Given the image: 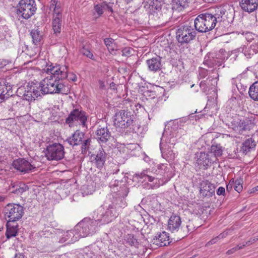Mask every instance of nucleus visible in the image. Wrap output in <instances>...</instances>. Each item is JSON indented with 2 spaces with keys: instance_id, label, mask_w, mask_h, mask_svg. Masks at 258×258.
I'll return each mask as SVG.
<instances>
[{
  "instance_id": "obj_22",
  "label": "nucleus",
  "mask_w": 258,
  "mask_h": 258,
  "mask_svg": "<svg viewBox=\"0 0 258 258\" xmlns=\"http://www.w3.org/2000/svg\"><path fill=\"white\" fill-rule=\"evenodd\" d=\"M146 62L149 70L151 71L156 72L161 69V58L159 56L148 59Z\"/></svg>"
},
{
  "instance_id": "obj_57",
  "label": "nucleus",
  "mask_w": 258,
  "mask_h": 258,
  "mask_svg": "<svg viewBox=\"0 0 258 258\" xmlns=\"http://www.w3.org/2000/svg\"><path fill=\"white\" fill-rule=\"evenodd\" d=\"M225 237L224 236V235L223 234V233H221L220 234H219L218 236V238H219V239H222V238H225Z\"/></svg>"
},
{
  "instance_id": "obj_46",
  "label": "nucleus",
  "mask_w": 258,
  "mask_h": 258,
  "mask_svg": "<svg viewBox=\"0 0 258 258\" xmlns=\"http://www.w3.org/2000/svg\"><path fill=\"white\" fill-rule=\"evenodd\" d=\"M9 96L8 91L5 90H0V102H2L6 98H8Z\"/></svg>"
},
{
  "instance_id": "obj_37",
  "label": "nucleus",
  "mask_w": 258,
  "mask_h": 258,
  "mask_svg": "<svg viewBox=\"0 0 258 258\" xmlns=\"http://www.w3.org/2000/svg\"><path fill=\"white\" fill-rule=\"evenodd\" d=\"M241 122L240 127H239L238 131V132L241 134H242L243 131L250 130L251 127L253 125V124L251 122V121L247 119H241Z\"/></svg>"
},
{
  "instance_id": "obj_47",
  "label": "nucleus",
  "mask_w": 258,
  "mask_h": 258,
  "mask_svg": "<svg viewBox=\"0 0 258 258\" xmlns=\"http://www.w3.org/2000/svg\"><path fill=\"white\" fill-rule=\"evenodd\" d=\"M67 78H68V80L72 81L73 82L76 81L77 79L76 75L73 73L69 74L67 73Z\"/></svg>"
},
{
  "instance_id": "obj_15",
  "label": "nucleus",
  "mask_w": 258,
  "mask_h": 258,
  "mask_svg": "<svg viewBox=\"0 0 258 258\" xmlns=\"http://www.w3.org/2000/svg\"><path fill=\"white\" fill-rule=\"evenodd\" d=\"M200 194L205 197H211L215 193V186L208 180L201 183Z\"/></svg>"
},
{
  "instance_id": "obj_3",
  "label": "nucleus",
  "mask_w": 258,
  "mask_h": 258,
  "mask_svg": "<svg viewBox=\"0 0 258 258\" xmlns=\"http://www.w3.org/2000/svg\"><path fill=\"white\" fill-rule=\"evenodd\" d=\"M222 21L220 14L205 13L199 15L195 20L196 29L200 32H207L213 29L217 23Z\"/></svg>"
},
{
  "instance_id": "obj_51",
  "label": "nucleus",
  "mask_w": 258,
  "mask_h": 258,
  "mask_svg": "<svg viewBox=\"0 0 258 258\" xmlns=\"http://www.w3.org/2000/svg\"><path fill=\"white\" fill-rule=\"evenodd\" d=\"M99 88L101 89H104L105 88V85L104 82L101 80L98 81Z\"/></svg>"
},
{
  "instance_id": "obj_50",
  "label": "nucleus",
  "mask_w": 258,
  "mask_h": 258,
  "mask_svg": "<svg viewBox=\"0 0 258 258\" xmlns=\"http://www.w3.org/2000/svg\"><path fill=\"white\" fill-rule=\"evenodd\" d=\"M237 248H236V247H234L229 250H228L227 252H226V254H228V255H230V254H233L235 252H236L237 251Z\"/></svg>"
},
{
  "instance_id": "obj_40",
  "label": "nucleus",
  "mask_w": 258,
  "mask_h": 258,
  "mask_svg": "<svg viewBox=\"0 0 258 258\" xmlns=\"http://www.w3.org/2000/svg\"><path fill=\"white\" fill-rule=\"evenodd\" d=\"M2 82L3 86L4 87V89L8 91V96L12 95L11 94L12 92V85L10 82V79H5L1 80Z\"/></svg>"
},
{
  "instance_id": "obj_63",
  "label": "nucleus",
  "mask_w": 258,
  "mask_h": 258,
  "mask_svg": "<svg viewBox=\"0 0 258 258\" xmlns=\"http://www.w3.org/2000/svg\"><path fill=\"white\" fill-rule=\"evenodd\" d=\"M255 189L256 191L258 190V185L256 187H255Z\"/></svg>"
},
{
  "instance_id": "obj_39",
  "label": "nucleus",
  "mask_w": 258,
  "mask_h": 258,
  "mask_svg": "<svg viewBox=\"0 0 258 258\" xmlns=\"http://www.w3.org/2000/svg\"><path fill=\"white\" fill-rule=\"evenodd\" d=\"M104 41L110 52L112 53V52L116 50V46L113 39L106 38L104 39Z\"/></svg>"
},
{
  "instance_id": "obj_41",
  "label": "nucleus",
  "mask_w": 258,
  "mask_h": 258,
  "mask_svg": "<svg viewBox=\"0 0 258 258\" xmlns=\"http://www.w3.org/2000/svg\"><path fill=\"white\" fill-rule=\"evenodd\" d=\"M125 240L131 245L136 246L137 245V240L133 235L128 234Z\"/></svg>"
},
{
  "instance_id": "obj_44",
  "label": "nucleus",
  "mask_w": 258,
  "mask_h": 258,
  "mask_svg": "<svg viewBox=\"0 0 258 258\" xmlns=\"http://www.w3.org/2000/svg\"><path fill=\"white\" fill-rule=\"evenodd\" d=\"M28 189L27 186L25 184H22V186H19L18 187H16V189L14 190L13 192L16 194H21L26 191Z\"/></svg>"
},
{
  "instance_id": "obj_17",
  "label": "nucleus",
  "mask_w": 258,
  "mask_h": 258,
  "mask_svg": "<svg viewBox=\"0 0 258 258\" xmlns=\"http://www.w3.org/2000/svg\"><path fill=\"white\" fill-rule=\"evenodd\" d=\"M258 0H241L240 6L242 10L248 13L254 11L257 8Z\"/></svg>"
},
{
  "instance_id": "obj_48",
  "label": "nucleus",
  "mask_w": 258,
  "mask_h": 258,
  "mask_svg": "<svg viewBox=\"0 0 258 258\" xmlns=\"http://www.w3.org/2000/svg\"><path fill=\"white\" fill-rule=\"evenodd\" d=\"M225 192V188L222 186L219 187L217 190V194L218 196L224 195Z\"/></svg>"
},
{
  "instance_id": "obj_58",
  "label": "nucleus",
  "mask_w": 258,
  "mask_h": 258,
  "mask_svg": "<svg viewBox=\"0 0 258 258\" xmlns=\"http://www.w3.org/2000/svg\"><path fill=\"white\" fill-rule=\"evenodd\" d=\"M230 230H228L223 232V233L224 235V236L226 237L228 235V234H229V232H230Z\"/></svg>"
},
{
  "instance_id": "obj_16",
  "label": "nucleus",
  "mask_w": 258,
  "mask_h": 258,
  "mask_svg": "<svg viewBox=\"0 0 258 258\" xmlns=\"http://www.w3.org/2000/svg\"><path fill=\"white\" fill-rule=\"evenodd\" d=\"M114 3L104 1L95 5L94 6V10L95 13H96L98 16H100L105 11H108L111 13L113 12L112 7Z\"/></svg>"
},
{
  "instance_id": "obj_20",
  "label": "nucleus",
  "mask_w": 258,
  "mask_h": 258,
  "mask_svg": "<svg viewBox=\"0 0 258 258\" xmlns=\"http://www.w3.org/2000/svg\"><path fill=\"white\" fill-rule=\"evenodd\" d=\"M154 240V243L159 246H166L171 242L170 241L169 234L165 231L159 234Z\"/></svg>"
},
{
  "instance_id": "obj_30",
  "label": "nucleus",
  "mask_w": 258,
  "mask_h": 258,
  "mask_svg": "<svg viewBox=\"0 0 258 258\" xmlns=\"http://www.w3.org/2000/svg\"><path fill=\"white\" fill-rule=\"evenodd\" d=\"M223 150L222 147L219 144H213L210 149V151L209 152V155L215 159V162L217 160V157L221 156L222 155Z\"/></svg>"
},
{
  "instance_id": "obj_64",
  "label": "nucleus",
  "mask_w": 258,
  "mask_h": 258,
  "mask_svg": "<svg viewBox=\"0 0 258 258\" xmlns=\"http://www.w3.org/2000/svg\"><path fill=\"white\" fill-rule=\"evenodd\" d=\"M3 228V226H0V231Z\"/></svg>"
},
{
  "instance_id": "obj_56",
  "label": "nucleus",
  "mask_w": 258,
  "mask_h": 258,
  "mask_svg": "<svg viewBox=\"0 0 258 258\" xmlns=\"http://www.w3.org/2000/svg\"><path fill=\"white\" fill-rule=\"evenodd\" d=\"M257 240H258V236H257V238H250V239L249 240L250 242V243L251 244H252Z\"/></svg>"
},
{
  "instance_id": "obj_35",
  "label": "nucleus",
  "mask_w": 258,
  "mask_h": 258,
  "mask_svg": "<svg viewBox=\"0 0 258 258\" xmlns=\"http://www.w3.org/2000/svg\"><path fill=\"white\" fill-rule=\"evenodd\" d=\"M80 53L86 56L88 58H89L92 60H94L95 58L92 52L91 51V48L89 44H85L83 45L82 48L80 49Z\"/></svg>"
},
{
  "instance_id": "obj_24",
  "label": "nucleus",
  "mask_w": 258,
  "mask_h": 258,
  "mask_svg": "<svg viewBox=\"0 0 258 258\" xmlns=\"http://www.w3.org/2000/svg\"><path fill=\"white\" fill-rule=\"evenodd\" d=\"M96 212L94 213V219H85L84 221L86 223V225H88V229L89 230L90 234L92 235L96 232L98 228L101 225H100L99 220L96 218Z\"/></svg>"
},
{
  "instance_id": "obj_55",
  "label": "nucleus",
  "mask_w": 258,
  "mask_h": 258,
  "mask_svg": "<svg viewBox=\"0 0 258 258\" xmlns=\"http://www.w3.org/2000/svg\"><path fill=\"white\" fill-rule=\"evenodd\" d=\"M206 86V84L205 82H201L200 84V87L201 88H202L203 89H205Z\"/></svg>"
},
{
  "instance_id": "obj_1",
  "label": "nucleus",
  "mask_w": 258,
  "mask_h": 258,
  "mask_svg": "<svg viewBox=\"0 0 258 258\" xmlns=\"http://www.w3.org/2000/svg\"><path fill=\"white\" fill-rule=\"evenodd\" d=\"M49 76L40 82L42 95L47 94H67L70 92L68 86L64 84L63 80L67 77V67L52 63L46 64L43 69Z\"/></svg>"
},
{
  "instance_id": "obj_29",
  "label": "nucleus",
  "mask_w": 258,
  "mask_h": 258,
  "mask_svg": "<svg viewBox=\"0 0 258 258\" xmlns=\"http://www.w3.org/2000/svg\"><path fill=\"white\" fill-rule=\"evenodd\" d=\"M62 26V15L60 16H52V27L55 34L60 33Z\"/></svg>"
},
{
  "instance_id": "obj_33",
  "label": "nucleus",
  "mask_w": 258,
  "mask_h": 258,
  "mask_svg": "<svg viewBox=\"0 0 258 258\" xmlns=\"http://www.w3.org/2000/svg\"><path fill=\"white\" fill-rule=\"evenodd\" d=\"M248 94L252 100L258 101V81L253 83L250 86Z\"/></svg>"
},
{
  "instance_id": "obj_42",
  "label": "nucleus",
  "mask_w": 258,
  "mask_h": 258,
  "mask_svg": "<svg viewBox=\"0 0 258 258\" xmlns=\"http://www.w3.org/2000/svg\"><path fill=\"white\" fill-rule=\"evenodd\" d=\"M195 229V227L192 223L189 221L188 224L186 225L185 228L182 227L183 233H184V237L189 232H191Z\"/></svg>"
},
{
  "instance_id": "obj_5",
  "label": "nucleus",
  "mask_w": 258,
  "mask_h": 258,
  "mask_svg": "<svg viewBox=\"0 0 258 258\" xmlns=\"http://www.w3.org/2000/svg\"><path fill=\"white\" fill-rule=\"evenodd\" d=\"M178 42L181 45L189 43L196 38V31L189 25L180 26L176 32Z\"/></svg>"
},
{
  "instance_id": "obj_31",
  "label": "nucleus",
  "mask_w": 258,
  "mask_h": 258,
  "mask_svg": "<svg viewBox=\"0 0 258 258\" xmlns=\"http://www.w3.org/2000/svg\"><path fill=\"white\" fill-rule=\"evenodd\" d=\"M188 0H172V9L181 12L188 7Z\"/></svg>"
},
{
  "instance_id": "obj_12",
  "label": "nucleus",
  "mask_w": 258,
  "mask_h": 258,
  "mask_svg": "<svg viewBox=\"0 0 258 258\" xmlns=\"http://www.w3.org/2000/svg\"><path fill=\"white\" fill-rule=\"evenodd\" d=\"M42 95V91L39 84L33 83H28L24 88V92L23 97L24 100L32 101Z\"/></svg>"
},
{
  "instance_id": "obj_6",
  "label": "nucleus",
  "mask_w": 258,
  "mask_h": 258,
  "mask_svg": "<svg viewBox=\"0 0 258 258\" xmlns=\"http://www.w3.org/2000/svg\"><path fill=\"white\" fill-rule=\"evenodd\" d=\"M96 218L99 220L100 225H104L111 222L118 216L116 207L110 205L106 209L103 207H99L96 213Z\"/></svg>"
},
{
  "instance_id": "obj_8",
  "label": "nucleus",
  "mask_w": 258,
  "mask_h": 258,
  "mask_svg": "<svg viewBox=\"0 0 258 258\" xmlns=\"http://www.w3.org/2000/svg\"><path fill=\"white\" fill-rule=\"evenodd\" d=\"M167 229L175 236L173 238L174 240L178 241L184 237L181 219L178 215L173 214L170 216L168 222Z\"/></svg>"
},
{
  "instance_id": "obj_38",
  "label": "nucleus",
  "mask_w": 258,
  "mask_h": 258,
  "mask_svg": "<svg viewBox=\"0 0 258 258\" xmlns=\"http://www.w3.org/2000/svg\"><path fill=\"white\" fill-rule=\"evenodd\" d=\"M91 139L90 138H85L84 137V139L82 140V142H81V151L82 153H85L90 149V146L91 145Z\"/></svg>"
},
{
  "instance_id": "obj_43",
  "label": "nucleus",
  "mask_w": 258,
  "mask_h": 258,
  "mask_svg": "<svg viewBox=\"0 0 258 258\" xmlns=\"http://www.w3.org/2000/svg\"><path fill=\"white\" fill-rule=\"evenodd\" d=\"M232 183L234 188L236 191L239 193L242 191L243 186L240 180H233Z\"/></svg>"
},
{
  "instance_id": "obj_53",
  "label": "nucleus",
  "mask_w": 258,
  "mask_h": 258,
  "mask_svg": "<svg viewBox=\"0 0 258 258\" xmlns=\"http://www.w3.org/2000/svg\"><path fill=\"white\" fill-rule=\"evenodd\" d=\"M235 247L237 248V250H238L239 249H241L245 247V245L243 243L242 244H239L237 245L236 246H235Z\"/></svg>"
},
{
  "instance_id": "obj_28",
  "label": "nucleus",
  "mask_w": 258,
  "mask_h": 258,
  "mask_svg": "<svg viewBox=\"0 0 258 258\" xmlns=\"http://www.w3.org/2000/svg\"><path fill=\"white\" fill-rule=\"evenodd\" d=\"M75 230L79 232L80 236L82 237H86L90 235L88 229V225H86L84 220L77 224L76 226Z\"/></svg>"
},
{
  "instance_id": "obj_60",
  "label": "nucleus",
  "mask_w": 258,
  "mask_h": 258,
  "mask_svg": "<svg viewBox=\"0 0 258 258\" xmlns=\"http://www.w3.org/2000/svg\"><path fill=\"white\" fill-rule=\"evenodd\" d=\"M4 89V87L3 86L2 82L0 81V90H3Z\"/></svg>"
},
{
  "instance_id": "obj_10",
  "label": "nucleus",
  "mask_w": 258,
  "mask_h": 258,
  "mask_svg": "<svg viewBox=\"0 0 258 258\" xmlns=\"http://www.w3.org/2000/svg\"><path fill=\"white\" fill-rule=\"evenodd\" d=\"M45 156L48 160H59L64 157L63 146L59 143H54L47 146Z\"/></svg>"
},
{
  "instance_id": "obj_14",
  "label": "nucleus",
  "mask_w": 258,
  "mask_h": 258,
  "mask_svg": "<svg viewBox=\"0 0 258 258\" xmlns=\"http://www.w3.org/2000/svg\"><path fill=\"white\" fill-rule=\"evenodd\" d=\"M28 105L29 104H25L24 99H20L19 101H16L13 102L11 109L12 111L18 113L19 115L24 116L28 113L29 109Z\"/></svg>"
},
{
  "instance_id": "obj_18",
  "label": "nucleus",
  "mask_w": 258,
  "mask_h": 258,
  "mask_svg": "<svg viewBox=\"0 0 258 258\" xmlns=\"http://www.w3.org/2000/svg\"><path fill=\"white\" fill-rule=\"evenodd\" d=\"M96 135L97 139L102 143H106L111 137L107 127L98 128L96 132Z\"/></svg>"
},
{
  "instance_id": "obj_26",
  "label": "nucleus",
  "mask_w": 258,
  "mask_h": 258,
  "mask_svg": "<svg viewBox=\"0 0 258 258\" xmlns=\"http://www.w3.org/2000/svg\"><path fill=\"white\" fill-rule=\"evenodd\" d=\"M107 155L103 149H100L97 152L95 158V163L97 167H102L106 160Z\"/></svg>"
},
{
  "instance_id": "obj_61",
  "label": "nucleus",
  "mask_w": 258,
  "mask_h": 258,
  "mask_svg": "<svg viewBox=\"0 0 258 258\" xmlns=\"http://www.w3.org/2000/svg\"><path fill=\"white\" fill-rule=\"evenodd\" d=\"M68 234L70 235L71 236V235H74V230H71L69 232H68L67 233Z\"/></svg>"
},
{
  "instance_id": "obj_25",
  "label": "nucleus",
  "mask_w": 258,
  "mask_h": 258,
  "mask_svg": "<svg viewBox=\"0 0 258 258\" xmlns=\"http://www.w3.org/2000/svg\"><path fill=\"white\" fill-rule=\"evenodd\" d=\"M214 162H215V159L211 157L209 153L201 152L198 159V163L200 165H203L205 167L208 166L210 164Z\"/></svg>"
},
{
  "instance_id": "obj_36",
  "label": "nucleus",
  "mask_w": 258,
  "mask_h": 258,
  "mask_svg": "<svg viewBox=\"0 0 258 258\" xmlns=\"http://www.w3.org/2000/svg\"><path fill=\"white\" fill-rule=\"evenodd\" d=\"M32 42L35 45H38L42 39V35L38 29H33L30 32Z\"/></svg>"
},
{
  "instance_id": "obj_2",
  "label": "nucleus",
  "mask_w": 258,
  "mask_h": 258,
  "mask_svg": "<svg viewBox=\"0 0 258 258\" xmlns=\"http://www.w3.org/2000/svg\"><path fill=\"white\" fill-rule=\"evenodd\" d=\"M168 168L164 164L159 165L156 168L143 170L139 175L141 178H145L149 182H152L155 179V187H158L163 185L169 179V177L167 174Z\"/></svg>"
},
{
  "instance_id": "obj_54",
  "label": "nucleus",
  "mask_w": 258,
  "mask_h": 258,
  "mask_svg": "<svg viewBox=\"0 0 258 258\" xmlns=\"http://www.w3.org/2000/svg\"><path fill=\"white\" fill-rule=\"evenodd\" d=\"M232 186H233L232 181H230L229 184L227 185V189L228 190L231 189Z\"/></svg>"
},
{
  "instance_id": "obj_34",
  "label": "nucleus",
  "mask_w": 258,
  "mask_h": 258,
  "mask_svg": "<svg viewBox=\"0 0 258 258\" xmlns=\"http://www.w3.org/2000/svg\"><path fill=\"white\" fill-rule=\"evenodd\" d=\"M241 118L238 115L234 116L228 124L229 126L236 132H238L241 123Z\"/></svg>"
},
{
  "instance_id": "obj_32",
  "label": "nucleus",
  "mask_w": 258,
  "mask_h": 258,
  "mask_svg": "<svg viewBox=\"0 0 258 258\" xmlns=\"http://www.w3.org/2000/svg\"><path fill=\"white\" fill-rule=\"evenodd\" d=\"M145 8L149 9L150 11H154V10L161 9V5L158 0H145Z\"/></svg>"
},
{
  "instance_id": "obj_11",
  "label": "nucleus",
  "mask_w": 258,
  "mask_h": 258,
  "mask_svg": "<svg viewBox=\"0 0 258 258\" xmlns=\"http://www.w3.org/2000/svg\"><path fill=\"white\" fill-rule=\"evenodd\" d=\"M5 214L6 217L9 218V221L15 222L22 218L24 209L19 204H9L5 208Z\"/></svg>"
},
{
  "instance_id": "obj_62",
  "label": "nucleus",
  "mask_w": 258,
  "mask_h": 258,
  "mask_svg": "<svg viewBox=\"0 0 258 258\" xmlns=\"http://www.w3.org/2000/svg\"><path fill=\"white\" fill-rule=\"evenodd\" d=\"M124 1L126 3H131V2L133 1L134 0H124Z\"/></svg>"
},
{
  "instance_id": "obj_59",
  "label": "nucleus",
  "mask_w": 258,
  "mask_h": 258,
  "mask_svg": "<svg viewBox=\"0 0 258 258\" xmlns=\"http://www.w3.org/2000/svg\"><path fill=\"white\" fill-rule=\"evenodd\" d=\"M244 244L245 245V247L246 246H248V245H250V244H251V243H250V242L249 241V240L245 242H243Z\"/></svg>"
},
{
  "instance_id": "obj_45",
  "label": "nucleus",
  "mask_w": 258,
  "mask_h": 258,
  "mask_svg": "<svg viewBox=\"0 0 258 258\" xmlns=\"http://www.w3.org/2000/svg\"><path fill=\"white\" fill-rule=\"evenodd\" d=\"M132 49L131 47H124L122 49V55L124 56H129L131 54Z\"/></svg>"
},
{
  "instance_id": "obj_52",
  "label": "nucleus",
  "mask_w": 258,
  "mask_h": 258,
  "mask_svg": "<svg viewBox=\"0 0 258 258\" xmlns=\"http://www.w3.org/2000/svg\"><path fill=\"white\" fill-rule=\"evenodd\" d=\"M14 258H26L25 256L21 253H17L15 255Z\"/></svg>"
},
{
  "instance_id": "obj_27",
  "label": "nucleus",
  "mask_w": 258,
  "mask_h": 258,
  "mask_svg": "<svg viewBox=\"0 0 258 258\" xmlns=\"http://www.w3.org/2000/svg\"><path fill=\"white\" fill-rule=\"evenodd\" d=\"M255 141L251 138L246 139L242 144L241 151L244 154L251 152L256 146Z\"/></svg>"
},
{
  "instance_id": "obj_13",
  "label": "nucleus",
  "mask_w": 258,
  "mask_h": 258,
  "mask_svg": "<svg viewBox=\"0 0 258 258\" xmlns=\"http://www.w3.org/2000/svg\"><path fill=\"white\" fill-rule=\"evenodd\" d=\"M13 166L16 170L23 174L32 172L36 168L34 165L24 158L14 160L13 162Z\"/></svg>"
},
{
  "instance_id": "obj_7",
  "label": "nucleus",
  "mask_w": 258,
  "mask_h": 258,
  "mask_svg": "<svg viewBox=\"0 0 258 258\" xmlns=\"http://www.w3.org/2000/svg\"><path fill=\"white\" fill-rule=\"evenodd\" d=\"M87 116L86 112L81 109L76 108L70 112L66 119V122L70 127L78 124L83 127H87Z\"/></svg>"
},
{
  "instance_id": "obj_49",
  "label": "nucleus",
  "mask_w": 258,
  "mask_h": 258,
  "mask_svg": "<svg viewBox=\"0 0 258 258\" xmlns=\"http://www.w3.org/2000/svg\"><path fill=\"white\" fill-rule=\"evenodd\" d=\"M218 240H219V238H218V236L214 237L213 239H212L211 240H210L209 242H208L206 244V245H210L216 243Z\"/></svg>"
},
{
  "instance_id": "obj_4",
  "label": "nucleus",
  "mask_w": 258,
  "mask_h": 258,
  "mask_svg": "<svg viewBox=\"0 0 258 258\" xmlns=\"http://www.w3.org/2000/svg\"><path fill=\"white\" fill-rule=\"evenodd\" d=\"M16 9L19 19L28 20L34 15L37 7L35 0H20Z\"/></svg>"
},
{
  "instance_id": "obj_9",
  "label": "nucleus",
  "mask_w": 258,
  "mask_h": 258,
  "mask_svg": "<svg viewBox=\"0 0 258 258\" xmlns=\"http://www.w3.org/2000/svg\"><path fill=\"white\" fill-rule=\"evenodd\" d=\"M134 118V115L131 112L120 110L114 115V123L116 127L125 129L133 124Z\"/></svg>"
},
{
  "instance_id": "obj_21",
  "label": "nucleus",
  "mask_w": 258,
  "mask_h": 258,
  "mask_svg": "<svg viewBox=\"0 0 258 258\" xmlns=\"http://www.w3.org/2000/svg\"><path fill=\"white\" fill-rule=\"evenodd\" d=\"M18 225L13 221H8L7 224V231L6 236L9 239L13 237H15L18 231Z\"/></svg>"
},
{
  "instance_id": "obj_19",
  "label": "nucleus",
  "mask_w": 258,
  "mask_h": 258,
  "mask_svg": "<svg viewBox=\"0 0 258 258\" xmlns=\"http://www.w3.org/2000/svg\"><path fill=\"white\" fill-rule=\"evenodd\" d=\"M85 134L79 130H77L71 137L67 139L68 143L72 146H78L81 144L84 139Z\"/></svg>"
},
{
  "instance_id": "obj_23",
  "label": "nucleus",
  "mask_w": 258,
  "mask_h": 258,
  "mask_svg": "<svg viewBox=\"0 0 258 258\" xmlns=\"http://www.w3.org/2000/svg\"><path fill=\"white\" fill-rule=\"evenodd\" d=\"M49 10L52 11V16L62 15V9L61 4L58 0H51L50 2Z\"/></svg>"
}]
</instances>
